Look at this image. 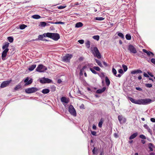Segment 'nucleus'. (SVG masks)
<instances>
[{
    "label": "nucleus",
    "instance_id": "6ab92c4d",
    "mask_svg": "<svg viewBox=\"0 0 155 155\" xmlns=\"http://www.w3.org/2000/svg\"><path fill=\"white\" fill-rule=\"evenodd\" d=\"M137 135V133H135L133 134H132L129 138V139L130 140H131L132 139H133L134 138H135Z\"/></svg>",
    "mask_w": 155,
    "mask_h": 155
},
{
    "label": "nucleus",
    "instance_id": "ea45409f",
    "mask_svg": "<svg viewBox=\"0 0 155 155\" xmlns=\"http://www.w3.org/2000/svg\"><path fill=\"white\" fill-rule=\"evenodd\" d=\"M90 70L93 74H97V72L94 69L90 68Z\"/></svg>",
    "mask_w": 155,
    "mask_h": 155
},
{
    "label": "nucleus",
    "instance_id": "37998d69",
    "mask_svg": "<svg viewBox=\"0 0 155 155\" xmlns=\"http://www.w3.org/2000/svg\"><path fill=\"white\" fill-rule=\"evenodd\" d=\"M32 82V80L31 79L30 80L28 81L25 84V85H27L30 84Z\"/></svg>",
    "mask_w": 155,
    "mask_h": 155
},
{
    "label": "nucleus",
    "instance_id": "c85d7f7f",
    "mask_svg": "<svg viewBox=\"0 0 155 155\" xmlns=\"http://www.w3.org/2000/svg\"><path fill=\"white\" fill-rule=\"evenodd\" d=\"M142 51L146 53L148 56H150V51H148L145 49H143Z\"/></svg>",
    "mask_w": 155,
    "mask_h": 155
},
{
    "label": "nucleus",
    "instance_id": "423d86ee",
    "mask_svg": "<svg viewBox=\"0 0 155 155\" xmlns=\"http://www.w3.org/2000/svg\"><path fill=\"white\" fill-rule=\"evenodd\" d=\"M38 90V89L35 87H32L26 89L25 90V92L28 94H31L35 92Z\"/></svg>",
    "mask_w": 155,
    "mask_h": 155
},
{
    "label": "nucleus",
    "instance_id": "79ce46f5",
    "mask_svg": "<svg viewBox=\"0 0 155 155\" xmlns=\"http://www.w3.org/2000/svg\"><path fill=\"white\" fill-rule=\"evenodd\" d=\"M93 38L95 40L98 41L99 39V36L98 35H95L93 37Z\"/></svg>",
    "mask_w": 155,
    "mask_h": 155
},
{
    "label": "nucleus",
    "instance_id": "ddd939ff",
    "mask_svg": "<svg viewBox=\"0 0 155 155\" xmlns=\"http://www.w3.org/2000/svg\"><path fill=\"white\" fill-rule=\"evenodd\" d=\"M61 101L63 103V104H64V103L66 104L68 103L70 101L69 99V98H66L64 97H63L61 98Z\"/></svg>",
    "mask_w": 155,
    "mask_h": 155
},
{
    "label": "nucleus",
    "instance_id": "5701e85b",
    "mask_svg": "<svg viewBox=\"0 0 155 155\" xmlns=\"http://www.w3.org/2000/svg\"><path fill=\"white\" fill-rule=\"evenodd\" d=\"M105 82L107 86H109L110 84V81L107 77H105Z\"/></svg>",
    "mask_w": 155,
    "mask_h": 155
},
{
    "label": "nucleus",
    "instance_id": "a19ab883",
    "mask_svg": "<svg viewBox=\"0 0 155 155\" xmlns=\"http://www.w3.org/2000/svg\"><path fill=\"white\" fill-rule=\"evenodd\" d=\"M95 19L96 20L101 21L104 19V18L102 17H96Z\"/></svg>",
    "mask_w": 155,
    "mask_h": 155
},
{
    "label": "nucleus",
    "instance_id": "a18cd8bd",
    "mask_svg": "<svg viewBox=\"0 0 155 155\" xmlns=\"http://www.w3.org/2000/svg\"><path fill=\"white\" fill-rule=\"evenodd\" d=\"M145 129H147L148 130V131L151 134L152 133V131L151 130L149 127H144Z\"/></svg>",
    "mask_w": 155,
    "mask_h": 155
},
{
    "label": "nucleus",
    "instance_id": "b1692460",
    "mask_svg": "<svg viewBox=\"0 0 155 155\" xmlns=\"http://www.w3.org/2000/svg\"><path fill=\"white\" fill-rule=\"evenodd\" d=\"M92 51H94L93 52L95 53V54L99 52L97 48L96 47L94 48Z\"/></svg>",
    "mask_w": 155,
    "mask_h": 155
},
{
    "label": "nucleus",
    "instance_id": "c03bdc74",
    "mask_svg": "<svg viewBox=\"0 0 155 155\" xmlns=\"http://www.w3.org/2000/svg\"><path fill=\"white\" fill-rule=\"evenodd\" d=\"M112 72L113 73L114 75H115L117 74V71L116 69L114 68H113L112 69Z\"/></svg>",
    "mask_w": 155,
    "mask_h": 155
},
{
    "label": "nucleus",
    "instance_id": "473e14b6",
    "mask_svg": "<svg viewBox=\"0 0 155 155\" xmlns=\"http://www.w3.org/2000/svg\"><path fill=\"white\" fill-rule=\"evenodd\" d=\"M26 27H27V26L24 24L21 25H20L19 28L21 29H25Z\"/></svg>",
    "mask_w": 155,
    "mask_h": 155
},
{
    "label": "nucleus",
    "instance_id": "4c0bfd02",
    "mask_svg": "<svg viewBox=\"0 0 155 155\" xmlns=\"http://www.w3.org/2000/svg\"><path fill=\"white\" fill-rule=\"evenodd\" d=\"M118 35L122 39H124V36L123 34L121 33H119L118 34Z\"/></svg>",
    "mask_w": 155,
    "mask_h": 155
},
{
    "label": "nucleus",
    "instance_id": "e433bc0d",
    "mask_svg": "<svg viewBox=\"0 0 155 155\" xmlns=\"http://www.w3.org/2000/svg\"><path fill=\"white\" fill-rule=\"evenodd\" d=\"M103 122H104V119L102 118H101L100 122L99 123L98 126H101L103 123Z\"/></svg>",
    "mask_w": 155,
    "mask_h": 155
},
{
    "label": "nucleus",
    "instance_id": "c9c22d12",
    "mask_svg": "<svg viewBox=\"0 0 155 155\" xmlns=\"http://www.w3.org/2000/svg\"><path fill=\"white\" fill-rule=\"evenodd\" d=\"M122 68L124 69V72H126L128 68L127 67V66L124 64L122 65Z\"/></svg>",
    "mask_w": 155,
    "mask_h": 155
},
{
    "label": "nucleus",
    "instance_id": "864d4df0",
    "mask_svg": "<svg viewBox=\"0 0 155 155\" xmlns=\"http://www.w3.org/2000/svg\"><path fill=\"white\" fill-rule=\"evenodd\" d=\"M151 61L152 63L155 64V59L152 58L151 60Z\"/></svg>",
    "mask_w": 155,
    "mask_h": 155
},
{
    "label": "nucleus",
    "instance_id": "f8f14e48",
    "mask_svg": "<svg viewBox=\"0 0 155 155\" xmlns=\"http://www.w3.org/2000/svg\"><path fill=\"white\" fill-rule=\"evenodd\" d=\"M72 57V55L71 54H67L63 57V60L64 61H68L70 60Z\"/></svg>",
    "mask_w": 155,
    "mask_h": 155
},
{
    "label": "nucleus",
    "instance_id": "1a4fd4ad",
    "mask_svg": "<svg viewBox=\"0 0 155 155\" xmlns=\"http://www.w3.org/2000/svg\"><path fill=\"white\" fill-rule=\"evenodd\" d=\"M40 82L41 83H49L52 82V80L45 78H42L40 81Z\"/></svg>",
    "mask_w": 155,
    "mask_h": 155
},
{
    "label": "nucleus",
    "instance_id": "8fccbe9b",
    "mask_svg": "<svg viewBox=\"0 0 155 155\" xmlns=\"http://www.w3.org/2000/svg\"><path fill=\"white\" fill-rule=\"evenodd\" d=\"M84 58L83 57L81 56L78 59V60L80 61H83Z\"/></svg>",
    "mask_w": 155,
    "mask_h": 155
},
{
    "label": "nucleus",
    "instance_id": "72a5a7b5",
    "mask_svg": "<svg viewBox=\"0 0 155 155\" xmlns=\"http://www.w3.org/2000/svg\"><path fill=\"white\" fill-rule=\"evenodd\" d=\"M66 7V5H60L58 6L57 8L59 9H62L65 8Z\"/></svg>",
    "mask_w": 155,
    "mask_h": 155
},
{
    "label": "nucleus",
    "instance_id": "603ef678",
    "mask_svg": "<svg viewBox=\"0 0 155 155\" xmlns=\"http://www.w3.org/2000/svg\"><path fill=\"white\" fill-rule=\"evenodd\" d=\"M91 134L93 135H96V132L95 131H91Z\"/></svg>",
    "mask_w": 155,
    "mask_h": 155
},
{
    "label": "nucleus",
    "instance_id": "338daca9",
    "mask_svg": "<svg viewBox=\"0 0 155 155\" xmlns=\"http://www.w3.org/2000/svg\"><path fill=\"white\" fill-rule=\"evenodd\" d=\"M115 76L116 77L120 78L121 76V75L120 74H117V75H116V74L115 75Z\"/></svg>",
    "mask_w": 155,
    "mask_h": 155
},
{
    "label": "nucleus",
    "instance_id": "2f4dec72",
    "mask_svg": "<svg viewBox=\"0 0 155 155\" xmlns=\"http://www.w3.org/2000/svg\"><path fill=\"white\" fill-rule=\"evenodd\" d=\"M8 40L9 41L10 43H12L13 41V38L12 37H8Z\"/></svg>",
    "mask_w": 155,
    "mask_h": 155
},
{
    "label": "nucleus",
    "instance_id": "680f3d73",
    "mask_svg": "<svg viewBox=\"0 0 155 155\" xmlns=\"http://www.w3.org/2000/svg\"><path fill=\"white\" fill-rule=\"evenodd\" d=\"M55 87L54 86H53L51 87L52 90L53 91H54L55 90Z\"/></svg>",
    "mask_w": 155,
    "mask_h": 155
},
{
    "label": "nucleus",
    "instance_id": "20e7f679",
    "mask_svg": "<svg viewBox=\"0 0 155 155\" xmlns=\"http://www.w3.org/2000/svg\"><path fill=\"white\" fill-rule=\"evenodd\" d=\"M152 101L149 98L140 99V105L147 104H149L152 102Z\"/></svg>",
    "mask_w": 155,
    "mask_h": 155
},
{
    "label": "nucleus",
    "instance_id": "e2e57ef3",
    "mask_svg": "<svg viewBox=\"0 0 155 155\" xmlns=\"http://www.w3.org/2000/svg\"><path fill=\"white\" fill-rule=\"evenodd\" d=\"M80 75L81 76L83 75V71H82L80 70Z\"/></svg>",
    "mask_w": 155,
    "mask_h": 155
},
{
    "label": "nucleus",
    "instance_id": "c756f323",
    "mask_svg": "<svg viewBox=\"0 0 155 155\" xmlns=\"http://www.w3.org/2000/svg\"><path fill=\"white\" fill-rule=\"evenodd\" d=\"M95 56H96L98 58H101V54L99 52L96 54L95 55Z\"/></svg>",
    "mask_w": 155,
    "mask_h": 155
},
{
    "label": "nucleus",
    "instance_id": "412c9836",
    "mask_svg": "<svg viewBox=\"0 0 155 155\" xmlns=\"http://www.w3.org/2000/svg\"><path fill=\"white\" fill-rule=\"evenodd\" d=\"M83 25L82 23L81 22H79L77 23L75 25V27L77 28H79L81 27Z\"/></svg>",
    "mask_w": 155,
    "mask_h": 155
},
{
    "label": "nucleus",
    "instance_id": "f03ea898",
    "mask_svg": "<svg viewBox=\"0 0 155 155\" xmlns=\"http://www.w3.org/2000/svg\"><path fill=\"white\" fill-rule=\"evenodd\" d=\"M45 37H47L52 39L55 41H57L60 38L59 35L58 33H47L43 34Z\"/></svg>",
    "mask_w": 155,
    "mask_h": 155
},
{
    "label": "nucleus",
    "instance_id": "bb28decb",
    "mask_svg": "<svg viewBox=\"0 0 155 155\" xmlns=\"http://www.w3.org/2000/svg\"><path fill=\"white\" fill-rule=\"evenodd\" d=\"M95 61L96 63H97V64L101 67H102V64L101 62L98 60L95 59Z\"/></svg>",
    "mask_w": 155,
    "mask_h": 155
},
{
    "label": "nucleus",
    "instance_id": "6e6d98bb",
    "mask_svg": "<svg viewBox=\"0 0 155 155\" xmlns=\"http://www.w3.org/2000/svg\"><path fill=\"white\" fill-rule=\"evenodd\" d=\"M87 68V67L86 66H84L82 68V69L80 70L81 71H83L84 70L86 69Z\"/></svg>",
    "mask_w": 155,
    "mask_h": 155
},
{
    "label": "nucleus",
    "instance_id": "f257e3e1",
    "mask_svg": "<svg viewBox=\"0 0 155 155\" xmlns=\"http://www.w3.org/2000/svg\"><path fill=\"white\" fill-rule=\"evenodd\" d=\"M9 45V43L8 42H6L2 47V49H4L2 54V59L3 61L6 59L5 57L7 55V52L9 51V49L8 48Z\"/></svg>",
    "mask_w": 155,
    "mask_h": 155
},
{
    "label": "nucleus",
    "instance_id": "aec40b11",
    "mask_svg": "<svg viewBox=\"0 0 155 155\" xmlns=\"http://www.w3.org/2000/svg\"><path fill=\"white\" fill-rule=\"evenodd\" d=\"M48 23H50L51 24H64V23L62 21H58L55 22H52L51 21H48L47 22Z\"/></svg>",
    "mask_w": 155,
    "mask_h": 155
},
{
    "label": "nucleus",
    "instance_id": "052dcab7",
    "mask_svg": "<svg viewBox=\"0 0 155 155\" xmlns=\"http://www.w3.org/2000/svg\"><path fill=\"white\" fill-rule=\"evenodd\" d=\"M29 80L28 78L27 77V78L25 79L24 80V82L25 83H27L28 81Z\"/></svg>",
    "mask_w": 155,
    "mask_h": 155
},
{
    "label": "nucleus",
    "instance_id": "f3484780",
    "mask_svg": "<svg viewBox=\"0 0 155 155\" xmlns=\"http://www.w3.org/2000/svg\"><path fill=\"white\" fill-rule=\"evenodd\" d=\"M50 92L49 90L48 89H44L42 90L41 92L44 94H46L49 93Z\"/></svg>",
    "mask_w": 155,
    "mask_h": 155
},
{
    "label": "nucleus",
    "instance_id": "49530a36",
    "mask_svg": "<svg viewBox=\"0 0 155 155\" xmlns=\"http://www.w3.org/2000/svg\"><path fill=\"white\" fill-rule=\"evenodd\" d=\"M140 137L143 139H145L146 138V137L143 134L140 135Z\"/></svg>",
    "mask_w": 155,
    "mask_h": 155
},
{
    "label": "nucleus",
    "instance_id": "4468645a",
    "mask_svg": "<svg viewBox=\"0 0 155 155\" xmlns=\"http://www.w3.org/2000/svg\"><path fill=\"white\" fill-rule=\"evenodd\" d=\"M142 73V71L140 69L133 71L131 72V74H140Z\"/></svg>",
    "mask_w": 155,
    "mask_h": 155
},
{
    "label": "nucleus",
    "instance_id": "4be33fe9",
    "mask_svg": "<svg viewBox=\"0 0 155 155\" xmlns=\"http://www.w3.org/2000/svg\"><path fill=\"white\" fill-rule=\"evenodd\" d=\"M85 45L87 48H90V46L91 42L89 41H87L85 43Z\"/></svg>",
    "mask_w": 155,
    "mask_h": 155
},
{
    "label": "nucleus",
    "instance_id": "7c9ffc66",
    "mask_svg": "<svg viewBox=\"0 0 155 155\" xmlns=\"http://www.w3.org/2000/svg\"><path fill=\"white\" fill-rule=\"evenodd\" d=\"M153 147V145L152 143H150L149 144V148L150 149V151H153V149L152 147Z\"/></svg>",
    "mask_w": 155,
    "mask_h": 155
},
{
    "label": "nucleus",
    "instance_id": "2eb2a0df",
    "mask_svg": "<svg viewBox=\"0 0 155 155\" xmlns=\"http://www.w3.org/2000/svg\"><path fill=\"white\" fill-rule=\"evenodd\" d=\"M106 89L105 87H104L102 88L97 90L96 91V93L98 94H101L104 92Z\"/></svg>",
    "mask_w": 155,
    "mask_h": 155
},
{
    "label": "nucleus",
    "instance_id": "7ed1b4c3",
    "mask_svg": "<svg viewBox=\"0 0 155 155\" xmlns=\"http://www.w3.org/2000/svg\"><path fill=\"white\" fill-rule=\"evenodd\" d=\"M47 70L46 67L42 64H39L36 69V71L39 72H44Z\"/></svg>",
    "mask_w": 155,
    "mask_h": 155
},
{
    "label": "nucleus",
    "instance_id": "5fc2aeb1",
    "mask_svg": "<svg viewBox=\"0 0 155 155\" xmlns=\"http://www.w3.org/2000/svg\"><path fill=\"white\" fill-rule=\"evenodd\" d=\"M136 89L137 90L139 91H142V89L140 87H136Z\"/></svg>",
    "mask_w": 155,
    "mask_h": 155
},
{
    "label": "nucleus",
    "instance_id": "0eeeda50",
    "mask_svg": "<svg viewBox=\"0 0 155 155\" xmlns=\"http://www.w3.org/2000/svg\"><path fill=\"white\" fill-rule=\"evenodd\" d=\"M128 50L131 53L135 54L137 52L136 48L131 45H130L128 46Z\"/></svg>",
    "mask_w": 155,
    "mask_h": 155
},
{
    "label": "nucleus",
    "instance_id": "39448f33",
    "mask_svg": "<svg viewBox=\"0 0 155 155\" xmlns=\"http://www.w3.org/2000/svg\"><path fill=\"white\" fill-rule=\"evenodd\" d=\"M69 111L70 113L74 116H76V112L74 107L72 105H70L68 108Z\"/></svg>",
    "mask_w": 155,
    "mask_h": 155
},
{
    "label": "nucleus",
    "instance_id": "9d476101",
    "mask_svg": "<svg viewBox=\"0 0 155 155\" xmlns=\"http://www.w3.org/2000/svg\"><path fill=\"white\" fill-rule=\"evenodd\" d=\"M118 119L121 124H123L126 122V119L122 115H119L118 117Z\"/></svg>",
    "mask_w": 155,
    "mask_h": 155
},
{
    "label": "nucleus",
    "instance_id": "dca6fc26",
    "mask_svg": "<svg viewBox=\"0 0 155 155\" xmlns=\"http://www.w3.org/2000/svg\"><path fill=\"white\" fill-rule=\"evenodd\" d=\"M49 25V24L45 22H41L40 23V25H39V26H40L42 27H45L46 26H48Z\"/></svg>",
    "mask_w": 155,
    "mask_h": 155
},
{
    "label": "nucleus",
    "instance_id": "a211bd4d",
    "mask_svg": "<svg viewBox=\"0 0 155 155\" xmlns=\"http://www.w3.org/2000/svg\"><path fill=\"white\" fill-rule=\"evenodd\" d=\"M36 67V64H33L31 66L28 68L29 70L30 71H33Z\"/></svg>",
    "mask_w": 155,
    "mask_h": 155
},
{
    "label": "nucleus",
    "instance_id": "13d9d810",
    "mask_svg": "<svg viewBox=\"0 0 155 155\" xmlns=\"http://www.w3.org/2000/svg\"><path fill=\"white\" fill-rule=\"evenodd\" d=\"M95 147H94V149L92 151L93 153L94 154H96V153H95Z\"/></svg>",
    "mask_w": 155,
    "mask_h": 155
},
{
    "label": "nucleus",
    "instance_id": "6e6552de",
    "mask_svg": "<svg viewBox=\"0 0 155 155\" xmlns=\"http://www.w3.org/2000/svg\"><path fill=\"white\" fill-rule=\"evenodd\" d=\"M12 80L5 81H3L1 84L0 87L3 88L8 86L11 82Z\"/></svg>",
    "mask_w": 155,
    "mask_h": 155
},
{
    "label": "nucleus",
    "instance_id": "bf43d9fd",
    "mask_svg": "<svg viewBox=\"0 0 155 155\" xmlns=\"http://www.w3.org/2000/svg\"><path fill=\"white\" fill-rule=\"evenodd\" d=\"M151 121L153 122H155V118H152L150 119Z\"/></svg>",
    "mask_w": 155,
    "mask_h": 155
},
{
    "label": "nucleus",
    "instance_id": "0e129e2a",
    "mask_svg": "<svg viewBox=\"0 0 155 155\" xmlns=\"http://www.w3.org/2000/svg\"><path fill=\"white\" fill-rule=\"evenodd\" d=\"M147 73L150 76L152 77H153V74H152L150 72H148Z\"/></svg>",
    "mask_w": 155,
    "mask_h": 155
},
{
    "label": "nucleus",
    "instance_id": "3c124183",
    "mask_svg": "<svg viewBox=\"0 0 155 155\" xmlns=\"http://www.w3.org/2000/svg\"><path fill=\"white\" fill-rule=\"evenodd\" d=\"M118 72L120 73V74H123L124 73V71H123V70L121 69H119V70H118Z\"/></svg>",
    "mask_w": 155,
    "mask_h": 155
},
{
    "label": "nucleus",
    "instance_id": "de8ad7c7",
    "mask_svg": "<svg viewBox=\"0 0 155 155\" xmlns=\"http://www.w3.org/2000/svg\"><path fill=\"white\" fill-rule=\"evenodd\" d=\"M145 86L147 87L150 88L152 87V85L151 84H145Z\"/></svg>",
    "mask_w": 155,
    "mask_h": 155
},
{
    "label": "nucleus",
    "instance_id": "393cba45",
    "mask_svg": "<svg viewBox=\"0 0 155 155\" xmlns=\"http://www.w3.org/2000/svg\"><path fill=\"white\" fill-rule=\"evenodd\" d=\"M126 38L127 40H130L131 38V36L129 34H127L126 35Z\"/></svg>",
    "mask_w": 155,
    "mask_h": 155
},
{
    "label": "nucleus",
    "instance_id": "a878e982",
    "mask_svg": "<svg viewBox=\"0 0 155 155\" xmlns=\"http://www.w3.org/2000/svg\"><path fill=\"white\" fill-rule=\"evenodd\" d=\"M32 17L34 19H38L41 18V16L38 15H33Z\"/></svg>",
    "mask_w": 155,
    "mask_h": 155
},
{
    "label": "nucleus",
    "instance_id": "f704fd0d",
    "mask_svg": "<svg viewBox=\"0 0 155 155\" xmlns=\"http://www.w3.org/2000/svg\"><path fill=\"white\" fill-rule=\"evenodd\" d=\"M21 87L20 85H17L14 88V90L17 91L21 88Z\"/></svg>",
    "mask_w": 155,
    "mask_h": 155
},
{
    "label": "nucleus",
    "instance_id": "58836bf2",
    "mask_svg": "<svg viewBox=\"0 0 155 155\" xmlns=\"http://www.w3.org/2000/svg\"><path fill=\"white\" fill-rule=\"evenodd\" d=\"M93 69L97 71H100L101 70L100 68L97 66H94L93 67Z\"/></svg>",
    "mask_w": 155,
    "mask_h": 155
},
{
    "label": "nucleus",
    "instance_id": "774afa93",
    "mask_svg": "<svg viewBox=\"0 0 155 155\" xmlns=\"http://www.w3.org/2000/svg\"><path fill=\"white\" fill-rule=\"evenodd\" d=\"M61 79H58V81H57V82L59 83V84H60L61 83Z\"/></svg>",
    "mask_w": 155,
    "mask_h": 155
},
{
    "label": "nucleus",
    "instance_id": "9b49d317",
    "mask_svg": "<svg viewBox=\"0 0 155 155\" xmlns=\"http://www.w3.org/2000/svg\"><path fill=\"white\" fill-rule=\"evenodd\" d=\"M127 98L128 100H130L132 103L136 104H140V99L136 100L131 97H128Z\"/></svg>",
    "mask_w": 155,
    "mask_h": 155
},
{
    "label": "nucleus",
    "instance_id": "cd10ccee",
    "mask_svg": "<svg viewBox=\"0 0 155 155\" xmlns=\"http://www.w3.org/2000/svg\"><path fill=\"white\" fill-rule=\"evenodd\" d=\"M44 37V35H40L38 36V39H36V40H42V39Z\"/></svg>",
    "mask_w": 155,
    "mask_h": 155
},
{
    "label": "nucleus",
    "instance_id": "69168bd1",
    "mask_svg": "<svg viewBox=\"0 0 155 155\" xmlns=\"http://www.w3.org/2000/svg\"><path fill=\"white\" fill-rule=\"evenodd\" d=\"M141 142L143 144H144L145 143L146 141L144 140H141Z\"/></svg>",
    "mask_w": 155,
    "mask_h": 155
},
{
    "label": "nucleus",
    "instance_id": "4d7b16f0",
    "mask_svg": "<svg viewBox=\"0 0 155 155\" xmlns=\"http://www.w3.org/2000/svg\"><path fill=\"white\" fill-rule=\"evenodd\" d=\"M143 75L144 77H147V78H148L149 77V75L147 74H146V73H144V74H143Z\"/></svg>",
    "mask_w": 155,
    "mask_h": 155
},
{
    "label": "nucleus",
    "instance_id": "09e8293b",
    "mask_svg": "<svg viewBox=\"0 0 155 155\" xmlns=\"http://www.w3.org/2000/svg\"><path fill=\"white\" fill-rule=\"evenodd\" d=\"M78 42L81 44H83L84 43V41L83 40H80L78 41Z\"/></svg>",
    "mask_w": 155,
    "mask_h": 155
}]
</instances>
